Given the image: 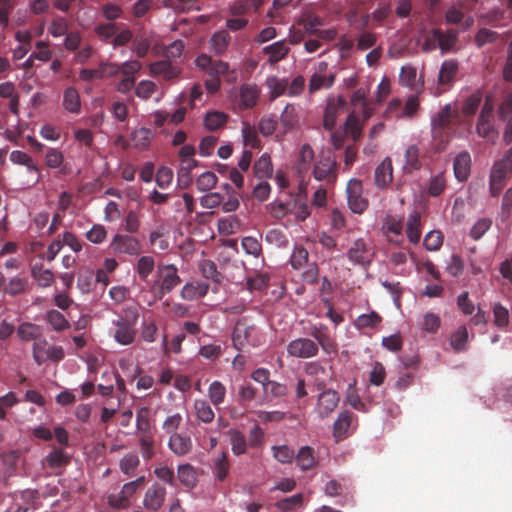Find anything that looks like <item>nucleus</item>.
I'll return each instance as SVG.
<instances>
[{"instance_id":"obj_1","label":"nucleus","mask_w":512,"mask_h":512,"mask_svg":"<svg viewBox=\"0 0 512 512\" xmlns=\"http://www.w3.org/2000/svg\"><path fill=\"white\" fill-rule=\"evenodd\" d=\"M139 319V310L135 306H127L122 314L112 321L111 336L122 346H129L136 339V325Z\"/></svg>"},{"instance_id":"obj_2","label":"nucleus","mask_w":512,"mask_h":512,"mask_svg":"<svg viewBox=\"0 0 512 512\" xmlns=\"http://www.w3.org/2000/svg\"><path fill=\"white\" fill-rule=\"evenodd\" d=\"M512 174V146L503 157L494 162L489 174V193L498 197Z\"/></svg>"},{"instance_id":"obj_3","label":"nucleus","mask_w":512,"mask_h":512,"mask_svg":"<svg viewBox=\"0 0 512 512\" xmlns=\"http://www.w3.org/2000/svg\"><path fill=\"white\" fill-rule=\"evenodd\" d=\"M232 342L234 348L239 351L246 346H258L261 343L260 330L251 319L241 317L235 324Z\"/></svg>"},{"instance_id":"obj_4","label":"nucleus","mask_w":512,"mask_h":512,"mask_svg":"<svg viewBox=\"0 0 512 512\" xmlns=\"http://www.w3.org/2000/svg\"><path fill=\"white\" fill-rule=\"evenodd\" d=\"M158 280L155 286H158V294L161 298L165 294L170 293L175 287L181 283L178 275V268L174 264L159 265L157 269Z\"/></svg>"},{"instance_id":"obj_5","label":"nucleus","mask_w":512,"mask_h":512,"mask_svg":"<svg viewBox=\"0 0 512 512\" xmlns=\"http://www.w3.org/2000/svg\"><path fill=\"white\" fill-rule=\"evenodd\" d=\"M338 163L331 155H321L314 164L312 175L317 181L333 184L337 180Z\"/></svg>"},{"instance_id":"obj_6","label":"nucleus","mask_w":512,"mask_h":512,"mask_svg":"<svg viewBox=\"0 0 512 512\" xmlns=\"http://www.w3.org/2000/svg\"><path fill=\"white\" fill-rule=\"evenodd\" d=\"M109 249L114 254L138 256L142 252L141 242L131 234L117 233L113 236Z\"/></svg>"},{"instance_id":"obj_7","label":"nucleus","mask_w":512,"mask_h":512,"mask_svg":"<svg viewBox=\"0 0 512 512\" xmlns=\"http://www.w3.org/2000/svg\"><path fill=\"white\" fill-rule=\"evenodd\" d=\"M286 349L290 357L301 359L315 357L319 352L318 343L306 337H299L290 341Z\"/></svg>"},{"instance_id":"obj_8","label":"nucleus","mask_w":512,"mask_h":512,"mask_svg":"<svg viewBox=\"0 0 512 512\" xmlns=\"http://www.w3.org/2000/svg\"><path fill=\"white\" fill-rule=\"evenodd\" d=\"M349 208L356 214H362L368 207V200L363 197V185L358 179H351L346 188Z\"/></svg>"},{"instance_id":"obj_9","label":"nucleus","mask_w":512,"mask_h":512,"mask_svg":"<svg viewBox=\"0 0 512 512\" xmlns=\"http://www.w3.org/2000/svg\"><path fill=\"white\" fill-rule=\"evenodd\" d=\"M167 490L158 483L154 482L145 491L142 504L148 512H158L164 506L166 500Z\"/></svg>"},{"instance_id":"obj_10","label":"nucleus","mask_w":512,"mask_h":512,"mask_svg":"<svg viewBox=\"0 0 512 512\" xmlns=\"http://www.w3.org/2000/svg\"><path fill=\"white\" fill-rule=\"evenodd\" d=\"M304 371L308 376L314 378V383L318 390L324 389L334 379L332 366H325L319 361L306 363Z\"/></svg>"},{"instance_id":"obj_11","label":"nucleus","mask_w":512,"mask_h":512,"mask_svg":"<svg viewBox=\"0 0 512 512\" xmlns=\"http://www.w3.org/2000/svg\"><path fill=\"white\" fill-rule=\"evenodd\" d=\"M346 109L347 101L343 96L329 97L324 111L323 127L332 131L335 128L338 115L344 113Z\"/></svg>"},{"instance_id":"obj_12","label":"nucleus","mask_w":512,"mask_h":512,"mask_svg":"<svg viewBox=\"0 0 512 512\" xmlns=\"http://www.w3.org/2000/svg\"><path fill=\"white\" fill-rule=\"evenodd\" d=\"M357 426V417L350 411H342L333 423V437L340 442L351 435V430Z\"/></svg>"},{"instance_id":"obj_13","label":"nucleus","mask_w":512,"mask_h":512,"mask_svg":"<svg viewBox=\"0 0 512 512\" xmlns=\"http://www.w3.org/2000/svg\"><path fill=\"white\" fill-rule=\"evenodd\" d=\"M314 159V151L309 144L301 146L297 160V174L301 178L299 182V193L306 196L308 183L304 180L305 175L310 169V164Z\"/></svg>"},{"instance_id":"obj_14","label":"nucleus","mask_w":512,"mask_h":512,"mask_svg":"<svg viewBox=\"0 0 512 512\" xmlns=\"http://www.w3.org/2000/svg\"><path fill=\"white\" fill-rule=\"evenodd\" d=\"M382 233L385 235L387 240L395 245H400L403 242V220L394 215H386L383 219Z\"/></svg>"},{"instance_id":"obj_15","label":"nucleus","mask_w":512,"mask_h":512,"mask_svg":"<svg viewBox=\"0 0 512 512\" xmlns=\"http://www.w3.org/2000/svg\"><path fill=\"white\" fill-rule=\"evenodd\" d=\"M328 63L320 62L317 71L311 76L309 81V92L314 93L322 88H330L334 81V74H327Z\"/></svg>"},{"instance_id":"obj_16","label":"nucleus","mask_w":512,"mask_h":512,"mask_svg":"<svg viewBox=\"0 0 512 512\" xmlns=\"http://www.w3.org/2000/svg\"><path fill=\"white\" fill-rule=\"evenodd\" d=\"M340 397L335 390L327 389L319 394L316 410L321 418L328 417L338 406Z\"/></svg>"},{"instance_id":"obj_17","label":"nucleus","mask_w":512,"mask_h":512,"mask_svg":"<svg viewBox=\"0 0 512 512\" xmlns=\"http://www.w3.org/2000/svg\"><path fill=\"white\" fill-rule=\"evenodd\" d=\"M454 117L451 105H445L432 117V133L434 138H442L444 131L448 128Z\"/></svg>"},{"instance_id":"obj_18","label":"nucleus","mask_w":512,"mask_h":512,"mask_svg":"<svg viewBox=\"0 0 512 512\" xmlns=\"http://www.w3.org/2000/svg\"><path fill=\"white\" fill-rule=\"evenodd\" d=\"M347 257L355 264L366 265L371 261V248L363 239H357L347 251Z\"/></svg>"},{"instance_id":"obj_19","label":"nucleus","mask_w":512,"mask_h":512,"mask_svg":"<svg viewBox=\"0 0 512 512\" xmlns=\"http://www.w3.org/2000/svg\"><path fill=\"white\" fill-rule=\"evenodd\" d=\"M70 457L61 448H53L42 460V466L48 467L55 474H59L61 469L67 466Z\"/></svg>"},{"instance_id":"obj_20","label":"nucleus","mask_w":512,"mask_h":512,"mask_svg":"<svg viewBox=\"0 0 512 512\" xmlns=\"http://www.w3.org/2000/svg\"><path fill=\"white\" fill-rule=\"evenodd\" d=\"M454 176L459 182H465L470 176L471 156L467 151L459 153L453 162Z\"/></svg>"},{"instance_id":"obj_21","label":"nucleus","mask_w":512,"mask_h":512,"mask_svg":"<svg viewBox=\"0 0 512 512\" xmlns=\"http://www.w3.org/2000/svg\"><path fill=\"white\" fill-rule=\"evenodd\" d=\"M208 290L209 285L206 282H188L182 287L180 296L183 300L193 301L205 297Z\"/></svg>"},{"instance_id":"obj_22","label":"nucleus","mask_w":512,"mask_h":512,"mask_svg":"<svg viewBox=\"0 0 512 512\" xmlns=\"http://www.w3.org/2000/svg\"><path fill=\"white\" fill-rule=\"evenodd\" d=\"M375 184L378 188H386L393 180V168L390 158H385L375 169Z\"/></svg>"},{"instance_id":"obj_23","label":"nucleus","mask_w":512,"mask_h":512,"mask_svg":"<svg viewBox=\"0 0 512 512\" xmlns=\"http://www.w3.org/2000/svg\"><path fill=\"white\" fill-rule=\"evenodd\" d=\"M149 70L152 76H162L165 81L173 80L180 74V70L167 60H160L150 64Z\"/></svg>"},{"instance_id":"obj_24","label":"nucleus","mask_w":512,"mask_h":512,"mask_svg":"<svg viewBox=\"0 0 512 512\" xmlns=\"http://www.w3.org/2000/svg\"><path fill=\"white\" fill-rule=\"evenodd\" d=\"M434 35L438 38V45L442 54L452 51L458 41V31L455 29L444 31L440 28H434Z\"/></svg>"},{"instance_id":"obj_25","label":"nucleus","mask_w":512,"mask_h":512,"mask_svg":"<svg viewBox=\"0 0 512 512\" xmlns=\"http://www.w3.org/2000/svg\"><path fill=\"white\" fill-rule=\"evenodd\" d=\"M260 90L255 84H243L239 89V106L242 109H249L256 105Z\"/></svg>"},{"instance_id":"obj_26","label":"nucleus","mask_w":512,"mask_h":512,"mask_svg":"<svg viewBox=\"0 0 512 512\" xmlns=\"http://www.w3.org/2000/svg\"><path fill=\"white\" fill-rule=\"evenodd\" d=\"M310 335L314 338V341L318 343V347L321 346L325 353L331 354L337 351V345L325 331V327L313 326Z\"/></svg>"},{"instance_id":"obj_27","label":"nucleus","mask_w":512,"mask_h":512,"mask_svg":"<svg viewBox=\"0 0 512 512\" xmlns=\"http://www.w3.org/2000/svg\"><path fill=\"white\" fill-rule=\"evenodd\" d=\"M168 446L174 454L183 456L191 451L192 441L189 436L176 433L170 436Z\"/></svg>"},{"instance_id":"obj_28","label":"nucleus","mask_w":512,"mask_h":512,"mask_svg":"<svg viewBox=\"0 0 512 512\" xmlns=\"http://www.w3.org/2000/svg\"><path fill=\"white\" fill-rule=\"evenodd\" d=\"M263 3L264 0H237L229 7V12L232 16L243 17L252 9L257 12Z\"/></svg>"},{"instance_id":"obj_29","label":"nucleus","mask_w":512,"mask_h":512,"mask_svg":"<svg viewBox=\"0 0 512 512\" xmlns=\"http://www.w3.org/2000/svg\"><path fill=\"white\" fill-rule=\"evenodd\" d=\"M289 51L290 48L286 45L284 40L277 41L263 48V53L268 56V62L270 64H276L284 59Z\"/></svg>"},{"instance_id":"obj_30","label":"nucleus","mask_w":512,"mask_h":512,"mask_svg":"<svg viewBox=\"0 0 512 512\" xmlns=\"http://www.w3.org/2000/svg\"><path fill=\"white\" fill-rule=\"evenodd\" d=\"M459 71V64L454 59L445 60L439 71L438 82L441 85L451 84Z\"/></svg>"},{"instance_id":"obj_31","label":"nucleus","mask_w":512,"mask_h":512,"mask_svg":"<svg viewBox=\"0 0 512 512\" xmlns=\"http://www.w3.org/2000/svg\"><path fill=\"white\" fill-rule=\"evenodd\" d=\"M295 460L302 471L310 470L317 464L314 449L310 446L301 447L295 454Z\"/></svg>"},{"instance_id":"obj_32","label":"nucleus","mask_w":512,"mask_h":512,"mask_svg":"<svg viewBox=\"0 0 512 512\" xmlns=\"http://www.w3.org/2000/svg\"><path fill=\"white\" fill-rule=\"evenodd\" d=\"M421 216L418 212H413L408 216L406 223V235L412 244H417L421 238Z\"/></svg>"},{"instance_id":"obj_33","label":"nucleus","mask_w":512,"mask_h":512,"mask_svg":"<svg viewBox=\"0 0 512 512\" xmlns=\"http://www.w3.org/2000/svg\"><path fill=\"white\" fill-rule=\"evenodd\" d=\"M194 412L198 421L209 424L215 418V413L210 403L204 399H196L194 401Z\"/></svg>"},{"instance_id":"obj_34","label":"nucleus","mask_w":512,"mask_h":512,"mask_svg":"<svg viewBox=\"0 0 512 512\" xmlns=\"http://www.w3.org/2000/svg\"><path fill=\"white\" fill-rule=\"evenodd\" d=\"M476 133L482 138L494 141L498 134L493 125V117L479 115L476 124Z\"/></svg>"},{"instance_id":"obj_35","label":"nucleus","mask_w":512,"mask_h":512,"mask_svg":"<svg viewBox=\"0 0 512 512\" xmlns=\"http://www.w3.org/2000/svg\"><path fill=\"white\" fill-rule=\"evenodd\" d=\"M469 340L468 329L466 325H460L450 336L449 343L456 352H462L467 349Z\"/></svg>"},{"instance_id":"obj_36","label":"nucleus","mask_w":512,"mask_h":512,"mask_svg":"<svg viewBox=\"0 0 512 512\" xmlns=\"http://www.w3.org/2000/svg\"><path fill=\"white\" fill-rule=\"evenodd\" d=\"M63 107L70 113L78 114L81 110L80 95L76 88L68 87L63 93Z\"/></svg>"},{"instance_id":"obj_37","label":"nucleus","mask_w":512,"mask_h":512,"mask_svg":"<svg viewBox=\"0 0 512 512\" xmlns=\"http://www.w3.org/2000/svg\"><path fill=\"white\" fill-rule=\"evenodd\" d=\"M41 335V327L32 322H23L17 328V336L22 341H36Z\"/></svg>"},{"instance_id":"obj_38","label":"nucleus","mask_w":512,"mask_h":512,"mask_svg":"<svg viewBox=\"0 0 512 512\" xmlns=\"http://www.w3.org/2000/svg\"><path fill=\"white\" fill-rule=\"evenodd\" d=\"M29 281L26 277H12L5 286L4 294L15 297L28 291Z\"/></svg>"},{"instance_id":"obj_39","label":"nucleus","mask_w":512,"mask_h":512,"mask_svg":"<svg viewBox=\"0 0 512 512\" xmlns=\"http://www.w3.org/2000/svg\"><path fill=\"white\" fill-rule=\"evenodd\" d=\"M228 435L230 437L231 450L233 454L240 456L246 453L247 446L249 445L245 435L237 429H230L228 431Z\"/></svg>"},{"instance_id":"obj_40","label":"nucleus","mask_w":512,"mask_h":512,"mask_svg":"<svg viewBox=\"0 0 512 512\" xmlns=\"http://www.w3.org/2000/svg\"><path fill=\"white\" fill-rule=\"evenodd\" d=\"M254 175L258 179L270 178L273 173V165L271 158L267 153H264L253 166Z\"/></svg>"},{"instance_id":"obj_41","label":"nucleus","mask_w":512,"mask_h":512,"mask_svg":"<svg viewBox=\"0 0 512 512\" xmlns=\"http://www.w3.org/2000/svg\"><path fill=\"white\" fill-rule=\"evenodd\" d=\"M405 163L403 165V170L406 173H412L415 170H419L421 168V161L419 159V149L415 145H410L407 147L405 151Z\"/></svg>"},{"instance_id":"obj_42","label":"nucleus","mask_w":512,"mask_h":512,"mask_svg":"<svg viewBox=\"0 0 512 512\" xmlns=\"http://www.w3.org/2000/svg\"><path fill=\"white\" fill-rule=\"evenodd\" d=\"M344 131L353 141H358L362 135L363 123L355 113H350L344 125Z\"/></svg>"},{"instance_id":"obj_43","label":"nucleus","mask_w":512,"mask_h":512,"mask_svg":"<svg viewBox=\"0 0 512 512\" xmlns=\"http://www.w3.org/2000/svg\"><path fill=\"white\" fill-rule=\"evenodd\" d=\"M31 276L40 287H49L54 282V274L50 269H43L42 265L31 268Z\"/></svg>"},{"instance_id":"obj_44","label":"nucleus","mask_w":512,"mask_h":512,"mask_svg":"<svg viewBox=\"0 0 512 512\" xmlns=\"http://www.w3.org/2000/svg\"><path fill=\"white\" fill-rule=\"evenodd\" d=\"M266 85L270 91L271 100L280 97L288 91V81L286 79H280L276 76L267 78Z\"/></svg>"},{"instance_id":"obj_45","label":"nucleus","mask_w":512,"mask_h":512,"mask_svg":"<svg viewBox=\"0 0 512 512\" xmlns=\"http://www.w3.org/2000/svg\"><path fill=\"white\" fill-rule=\"evenodd\" d=\"M177 478L187 488H193L197 482L195 469L190 464H183L178 467Z\"/></svg>"},{"instance_id":"obj_46","label":"nucleus","mask_w":512,"mask_h":512,"mask_svg":"<svg viewBox=\"0 0 512 512\" xmlns=\"http://www.w3.org/2000/svg\"><path fill=\"white\" fill-rule=\"evenodd\" d=\"M228 115L220 111H211L205 115L204 125L210 131H215L226 124Z\"/></svg>"},{"instance_id":"obj_47","label":"nucleus","mask_w":512,"mask_h":512,"mask_svg":"<svg viewBox=\"0 0 512 512\" xmlns=\"http://www.w3.org/2000/svg\"><path fill=\"white\" fill-rule=\"evenodd\" d=\"M304 495L302 493L284 498L275 503V507L281 512H290L303 506Z\"/></svg>"},{"instance_id":"obj_48","label":"nucleus","mask_w":512,"mask_h":512,"mask_svg":"<svg viewBox=\"0 0 512 512\" xmlns=\"http://www.w3.org/2000/svg\"><path fill=\"white\" fill-rule=\"evenodd\" d=\"M226 387L220 381H213L208 387V397L211 403L218 407L225 401Z\"/></svg>"},{"instance_id":"obj_49","label":"nucleus","mask_w":512,"mask_h":512,"mask_svg":"<svg viewBox=\"0 0 512 512\" xmlns=\"http://www.w3.org/2000/svg\"><path fill=\"white\" fill-rule=\"evenodd\" d=\"M483 98L481 90H476L470 96H468L462 105V113L464 116H472L478 110Z\"/></svg>"},{"instance_id":"obj_50","label":"nucleus","mask_w":512,"mask_h":512,"mask_svg":"<svg viewBox=\"0 0 512 512\" xmlns=\"http://www.w3.org/2000/svg\"><path fill=\"white\" fill-rule=\"evenodd\" d=\"M295 207L296 201L294 199H290L286 202L275 201L271 204V214L276 219H282L286 215L292 214Z\"/></svg>"},{"instance_id":"obj_51","label":"nucleus","mask_w":512,"mask_h":512,"mask_svg":"<svg viewBox=\"0 0 512 512\" xmlns=\"http://www.w3.org/2000/svg\"><path fill=\"white\" fill-rule=\"evenodd\" d=\"M46 320L57 332L64 331L70 327V323L68 322V320L58 310H49L46 313Z\"/></svg>"},{"instance_id":"obj_52","label":"nucleus","mask_w":512,"mask_h":512,"mask_svg":"<svg viewBox=\"0 0 512 512\" xmlns=\"http://www.w3.org/2000/svg\"><path fill=\"white\" fill-rule=\"evenodd\" d=\"M231 36L226 30H220L211 37V46L217 54H222L228 47Z\"/></svg>"},{"instance_id":"obj_53","label":"nucleus","mask_w":512,"mask_h":512,"mask_svg":"<svg viewBox=\"0 0 512 512\" xmlns=\"http://www.w3.org/2000/svg\"><path fill=\"white\" fill-rule=\"evenodd\" d=\"M298 120L295 107L291 104H287L280 116L281 124L286 130H291L298 125Z\"/></svg>"},{"instance_id":"obj_54","label":"nucleus","mask_w":512,"mask_h":512,"mask_svg":"<svg viewBox=\"0 0 512 512\" xmlns=\"http://www.w3.org/2000/svg\"><path fill=\"white\" fill-rule=\"evenodd\" d=\"M136 427L140 434L151 433L150 410L148 407H141L136 415Z\"/></svg>"},{"instance_id":"obj_55","label":"nucleus","mask_w":512,"mask_h":512,"mask_svg":"<svg viewBox=\"0 0 512 512\" xmlns=\"http://www.w3.org/2000/svg\"><path fill=\"white\" fill-rule=\"evenodd\" d=\"M200 271L206 279H211L215 283H220L223 279L222 274L217 270L216 264L211 260H204L200 264Z\"/></svg>"},{"instance_id":"obj_56","label":"nucleus","mask_w":512,"mask_h":512,"mask_svg":"<svg viewBox=\"0 0 512 512\" xmlns=\"http://www.w3.org/2000/svg\"><path fill=\"white\" fill-rule=\"evenodd\" d=\"M152 136L150 129L142 127L132 133V141L136 148L146 149L150 145Z\"/></svg>"},{"instance_id":"obj_57","label":"nucleus","mask_w":512,"mask_h":512,"mask_svg":"<svg viewBox=\"0 0 512 512\" xmlns=\"http://www.w3.org/2000/svg\"><path fill=\"white\" fill-rule=\"evenodd\" d=\"M492 219L484 217L478 219L474 225L471 227L469 236L477 241L482 238V236L491 228Z\"/></svg>"},{"instance_id":"obj_58","label":"nucleus","mask_w":512,"mask_h":512,"mask_svg":"<svg viewBox=\"0 0 512 512\" xmlns=\"http://www.w3.org/2000/svg\"><path fill=\"white\" fill-rule=\"evenodd\" d=\"M94 31L101 41L108 42L118 32V25L111 22L101 23L95 27Z\"/></svg>"},{"instance_id":"obj_59","label":"nucleus","mask_w":512,"mask_h":512,"mask_svg":"<svg viewBox=\"0 0 512 512\" xmlns=\"http://www.w3.org/2000/svg\"><path fill=\"white\" fill-rule=\"evenodd\" d=\"M272 451L274 458L282 464L291 463L295 459L294 450L287 445L273 446Z\"/></svg>"},{"instance_id":"obj_60","label":"nucleus","mask_w":512,"mask_h":512,"mask_svg":"<svg viewBox=\"0 0 512 512\" xmlns=\"http://www.w3.org/2000/svg\"><path fill=\"white\" fill-rule=\"evenodd\" d=\"M155 267V261L151 256H142L137 261L136 270L142 280H146Z\"/></svg>"},{"instance_id":"obj_61","label":"nucleus","mask_w":512,"mask_h":512,"mask_svg":"<svg viewBox=\"0 0 512 512\" xmlns=\"http://www.w3.org/2000/svg\"><path fill=\"white\" fill-rule=\"evenodd\" d=\"M157 91V85L150 80H142L135 87V94L142 100H148Z\"/></svg>"},{"instance_id":"obj_62","label":"nucleus","mask_w":512,"mask_h":512,"mask_svg":"<svg viewBox=\"0 0 512 512\" xmlns=\"http://www.w3.org/2000/svg\"><path fill=\"white\" fill-rule=\"evenodd\" d=\"M309 253L303 246H296L292 252L290 263L294 269H300L308 263Z\"/></svg>"},{"instance_id":"obj_63","label":"nucleus","mask_w":512,"mask_h":512,"mask_svg":"<svg viewBox=\"0 0 512 512\" xmlns=\"http://www.w3.org/2000/svg\"><path fill=\"white\" fill-rule=\"evenodd\" d=\"M442 244L443 235L440 231H430L424 237L423 245L428 251H437L441 248Z\"/></svg>"},{"instance_id":"obj_64","label":"nucleus","mask_w":512,"mask_h":512,"mask_svg":"<svg viewBox=\"0 0 512 512\" xmlns=\"http://www.w3.org/2000/svg\"><path fill=\"white\" fill-rule=\"evenodd\" d=\"M85 237L93 244H101L107 238V230L101 224H94L91 229L85 233Z\"/></svg>"}]
</instances>
